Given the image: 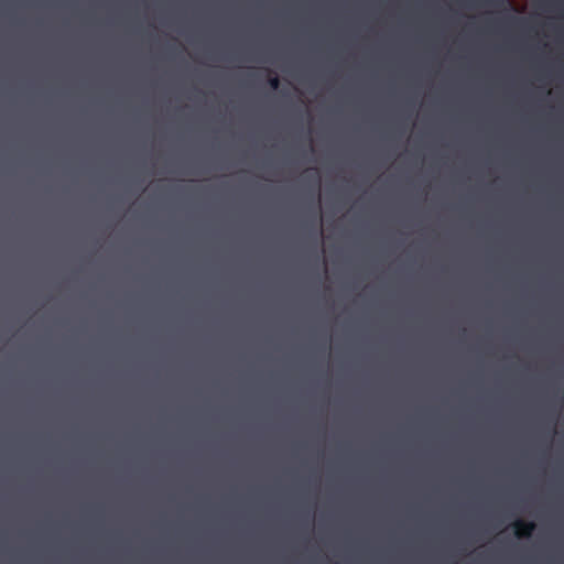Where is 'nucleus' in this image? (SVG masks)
Wrapping results in <instances>:
<instances>
[{
	"label": "nucleus",
	"instance_id": "obj_1",
	"mask_svg": "<svg viewBox=\"0 0 564 564\" xmlns=\"http://www.w3.org/2000/svg\"><path fill=\"white\" fill-rule=\"evenodd\" d=\"M513 529L517 538H530L535 530V523L531 521L517 520L513 523Z\"/></svg>",
	"mask_w": 564,
	"mask_h": 564
},
{
	"label": "nucleus",
	"instance_id": "obj_2",
	"mask_svg": "<svg viewBox=\"0 0 564 564\" xmlns=\"http://www.w3.org/2000/svg\"><path fill=\"white\" fill-rule=\"evenodd\" d=\"M268 83H269L270 87L274 90L278 89L280 86V79H279L278 75H275V74L269 77Z\"/></svg>",
	"mask_w": 564,
	"mask_h": 564
},
{
	"label": "nucleus",
	"instance_id": "obj_3",
	"mask_svg": "<svg viewBox=\"0 0 564 564\" xmlns=\"http://www.w3.org/2000/svg\"><path fill=\"white\" fill-rule=\"evenodd\" d=\"M491 2L496 6H505L507 0H492Z\"/></svg>",
	"mask_w": 564,
	"mask_h": 564
}]
</instances>
